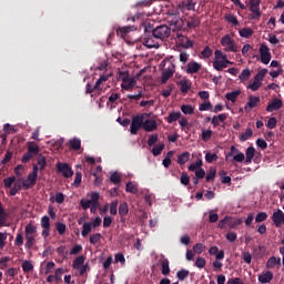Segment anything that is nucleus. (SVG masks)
<instances>
[{
  "label": "nucleus",
  "mask_w": 284,
  "mask_h": 284,
  "mask_svg": "<svg viewBox=\"0 0 284 284\" xmlns=\"http://www.w3.org/2000/svg\"><path fill=\"white\" fill-rule=\"evenodd\" d=\"M176 276L179 278V281H185V278L187 276H190V271H186V270H181L176 273Z\"/></svg>",
  "instance_id": "obj_53"
},
{
  "label": "nucleus",
  "mask_w": 284,
  "mask_h": 284,
  "mask_svg": "<svg viewBox=\"0 0 284 284\" xmlns=\"http://www.w3.org/2000/svg\"><path fill=\"white\" fill-rule=\"evenodd\" d=\"M181 111L183 112V114H194V106L187 105V104H183L181 106Z\"/></svg>",
  "instance_id": "obj_49"
},
{
  "label": "nucleus",
  "mask_w": 284,
  "mask_h": 284,
  "mask_svg": "<svg viewBox=\"0 0 284 284\" xmlns=\"http://www.w3.org/2000/svg\"><path fill=\"white\" fill-rule=\"evenodd\" d=\"M240 94H241V90H235L233 92L226 93L225 99L227 101H231L232 103H236V99H239Z\"/></svg>",
  "instance_id": "obj_29"
},
{
  "label": "nucleus",
  "mask_w": 284,
  "mask_h": 284,
  "mask_svg": "<svg viewBox=\"0 0 284 284\" xmlns=\"http://www.w3.org/2000/svg\"><path fill=\"white\" fill-rule=\"evenodd\" d=\"M26 239V244L24 247L26 250H32V246L37 243V236L36 235H24Z\"/></svg>",
  "instance_id": "obj_25"
},
{
  "label": "nucleus",
  "mask_w": 284,
  "mask_h": 284,
  "mask_svg": "<svg viewBox=\"0 0 284 284\" xmlns=\"http://www.w3.org/2000/svg\"><path fill=\"white\" fill-rule=\"evenodd\" d=\"M28 153L31 154L32 156H37V154H39V145H37V143L34 142H29Z\"/></svg>",
  "instance_id": "obj_31"
},
{
  "label": "nucleus",
  "mask_w": 284,
  "mask_h": 284,
  "mask_svg": "<svg viewBox=\"0 0 284 284\" xmlns=\"http://www.w3.org/2000/svg\"><path fill=\"white\" fill-rule=\"evenodd\" d=\"M143 45H145V48H159V42L154 41L152 38H146Z\"/></svg>",
  "instance_id": "obj_40"
},
{
  "label": "nucleus",
  "mask_w": 284,
  "mask_h": 284,
  "mask_svg": "<svg viewBox=\"0 0 284 284\" xmlns=\"http://www.w3.org/2000/svg\"><path fill=\"white\" fill-rule=\"evenodd\" d=\"M261 103V98L256 95H250L246 105L244 106L245 112H252L253 108H256Z\"/></svg>",
  "instance_id": "obj_15"
},
{
  "label": "nucleus",
  "mask_w": 284,
  "mask_h": 284,
  "mask_svg": "<svg viewBox=\"0 0 284 284\" xmlns=\"http://www.w3.org/2000/svg\"><path fill=\"white\" fill-rule=\"evenodd\" d=\"M201 165H203V160L199 159V160H196L195 163L190 164L189 171L196 172V170H199V168H201Z\"/></svg>",
  "instance_id": "obj_45"
},
{
  "label": "nucleus",
  "mask_w": 284,
  "mask_h": 284,
  "mask_svg": "<svg viewBox=\"0 0 284 284\" xmlns=\"http://www.w3.org/2000/svg\"><path fill=\"white\" fill-rule=\"evenodd\" d=\"M250 77H252V71L250 69H244L239 75V79L242 83H245V81L250 80Z\"/></svg>",
  "instance_id": "obj_33"
},
{
  "label": "nucleus",
  "mask_w": 284,
  "mask_h": 284,
  "mask_svg": "<svg viewBox=\"0 0 284 284\" xmlns=\"http://www.w3.org/2000/svg\"><path fill=\"white\" fill-rule=\"evenodd\" d=\"M170 34H172V29H170L168 26H159L153 30L154 39H168Z\"/></svg>",
  "instance_id": "obj_11"
},
{
  "label": "nucleus",
  "mask_w": 284,
  "mask_h": 284,
  "mask_svg": "<svg viewBox=\"0 0 284 284\" xmlns=\"http://www.w3.org/2000/svg\"><path fill=\"white\" fill-rule=\"evenodd\" d=\"M92 232V223L87 222L83 224L82 236H88Z\"/></svg>",
  "instance_id": "obj_46"
},
{
  "label": "nucleus",
  "mask_w": 284,
  "mask_h": 284,
  "mask_svg": "<svg viewBox=\"0 0 284 284\" xmlns=\"http://www.w3.org/2000/svg\"><path fill=\"white\" fill-rule=\"evenodd\" d=\"M272 278H274V273H272V271H263L257 276L258 283L262 284L272 283Z\"/></svg>",
  "instance_id": "obj_17"
},
{
  "label": "nucleus",
  "mask_w": 284,
  "mask_h": 284,
  "mask_svg": "<svg viewBox=\"0 0 284 284\" xmlns=\"http://www.w3.org/2000/svg\"><path fill=\"white\" fill-rule=\"evenodd\" d=\"M162 71V75H161V83H168V81H170V79H172L174 77V72H176V65H174L172 63V61L165 59L160 63V68H165Z\"/></svg>",
  "instance_id": "obj_3"
},
{
  "label": "nucleus",
  "mask_w": 284,
  "mask_h": 284,
  "mask_svg": "<svg viewBox=\"0 0 284 284\" xmlns=\"http://www.w3.org/2000/svg\"><path fill=\"white\" fill-rule=\"evenodd\" d=\"M256 155V149L254 146H248L245 151V163L250 164L252 163V160Z\"/></svg>",
  "instance_id": "obj_23"
},
{
  "label": "nucleus",
  "mask_w": 284,
  "mask_h": 284,
  "mask_svg": "<svg viewBox=\"0 0 284 284\" xmlns=\"http://www.w3.org/2000/svg\"><path fill=\"white\" fill-rule=\"evenodd\" d=\"M239 225H243V219L226 216L219 222L217 226L221 230H225V227L234 229V227H239Z\"/></svg>",
  "instance_id": "obj_7"
},
{
  "label": "nucleus",
  "mask_w": 284,
  "mask_h": 284,
  "mask_svg": "<svg viewBox=\"0 0 284 284\" xmlns=\"http://www.w3.org/2000/svg\"><path fill=\"white\" fill-rule=\"evenodd\" d=\"M214 54L213 68L217 70V72H221V70H224L227 65H234V62L227 60V54L223 53V51L215 50Z\"/></svg>",
  "instance_id": "obj_2"
},
{
  "label": "nucleus",
  "mask_w": 284,
  "mask_h": 284,
  "mask_svg": "<svg viewBox=\"0 0 284 284\" xmlns=\"http://www.w3.org/2000/svg\"><path fill=\"white\" fill-rule=\"evenodd\" d=\"M283 108V100L274 99L267 106L266 112H276V110H281Z\"/></svg>",
  "instance_id": "obj_19"
},
{
  "label": "nucleus",
  "mask_w": 284,
  "mask_h": 284,
  "mask_svg": "<svg viewBox=\"0 0 284 284\" xmlns=\"http://www.w3.org/2000/svg\"><path fill=\"white\" fill-rule=\"evenodd\" d=\"M24 236H37V226L34 224H27L24 229Z\"/></svg>",
  "instance_id": "obj_27"
},
{
  "label": "nucleus",
  "mask_w": 284,
  "mask_h": 284,
  "mask_svg": "<svg viewBox=\"0 0 284 284\" xmlns=\"http://www.w3.org/2000/svg\"><path fill=\"white\" fill-rule=\"evenodd\" d=\"M181 85V92H190V88H192V84H190V80L183 79L180 81Z\"/></svg>",
  "instance_id": "obj_36"
},
{
  "label": "nucleus",
  "mask_w": 284,
  "mask_h": 284,
  "mask_svg": "<svg viewBox=\"0 0 284 284\" xmlns=\"http://www.w3.org/2000/svg\"><path fill=\"white\" fill-rule=\"evenodd\" d=\"M16 247H21L23 245V233H18L14 240Z\"/></svg>",
  "instance_id": "obj_59"
},
{
  "label": "nucleus",
  "mask_w": 284,
  "mask_h": 284,
  "mask_svg": "<svg viewBox=\"0 0 284 284\" xmlns=\"http://www.w3.org/2000/svg\"><path fill=\"white\" fill-rule=\"evenodd\" d=\"M144 119H150V113H141V114L135 115L132 119L131 126H130L131 134L139 133V130H141V128H143Z\"/></svg>",
  "instance_id": "obj_6"
},
{
  "label": "nucleus",
  "mask_w": 284,
  "mask_h": 284,
  "mask_svg": "<svg viewBox=\"0 0 284 284\" xmlns=\"http://www.w3.org/2000/svg\"><path fill=\"white\" fill-rule=\"evenodd\" d=\"M57 169L58 172H60V174L63 175L65 179H70V176H72V169L70 168V165L59 162L57 164Z\"/></svg>",
  "instance_id": "obj_16"
},
{
  "label": "nucleus",
  "mask_w": 284,
  "mask_h": 284,
  "mask_svg": "<svg viewBox=\"0 0 284 284\" xmlns=\"http://www.w3.org/2000/svg\"><path fill=\"white\" fill-rule=\"evenodd\" d=\"M21 191V184L20 182H16L13 187L10 190L11 196H17V193Z\"/></svg>",
  "instance_id": "obj_58"
},
{
  "label": "nucleus",
  "mask_w": 284,
  "mask_h": 284,
  "mask_svg": "<svg viewBox=\"0 0 284 284\" xmlns=\"http://www.w3.org/2000/svg\"><path fill=\"white\" fill-rule=\"evenodd\" d=\"M180 45L185 48V50L192 48L194 45V41L190 40L187 37L180 38Z\"/></svg>",
  "instance_id": "obj_30"
},
{
  "label": "nucleus",
  "mask_w": 284,
  "mask_h": 284,
  "mask_svg": "<svg viewBox=\"0 0 284 284\" xmlns=\"http://www.w3.org/2000/svg\"><path fill=\"white\" fill-rule=\"evenodd\" d=\"M220 43L224 52H239V44H236V40L230 34L223 36Z\"/></svg>",
  "instance_id": "obj_5"
},
{
  "label": "nucleus",
  "mask_w": 284,
  "mask_h": 284,
  "mask_svg": "<svg viewBox=\"0 0 284 284\" xmlns=\"http://www.w3.org/2000/svg\"><path fill=\"white\" fill-rule=\"evenodd\" d=\"M0 227H8V214L0 202Z\"/></svg>",
  "instance_id": "obj_22"
},
{
  "label": "nucleus",
  "mask_w": 284,
  "mask_h": 284,
  "mask_svg": "<svg viewBox=\"0 0 284 284\" xmlns=\"http://www.w3.org/2000/svg\"><path fill=\"white\" fill-rule=\"evenodd\" d=\"M38 165H40V170H45V165H47L45 156L43 155L38 156Z\"/></svg>",
  "instance_id": "obj_61"
},
{
  "label": "nucleus",
  "mask_w": 284,
  "mask_h": 284,
  "mask_svg": "<svg viewBox=\"0 0 284 284\" xmlns=\"http://www.w3.org/2000/svg\"><path fill=\"white\" fill-rule=\"evenodd\" d=\"M72 150H81V140L77 138L72 140Z\"/></svg>",
  "instance_id": "obj_63"
},
{
  "label": "nucleus",
  "mask_w": 284,
  "mask_h": 284,
  "mask_svg": "<svg viewBox=\"0 0 284 284\" xmlns=\"http://www.w3.org/2000/svg\"><path fill=\"white\" fill-rule=\"evenodd\" d=\"M226 284H243V280L240 277L230 278Z\"/></svg>",
  "instance_id": "obj_64"
},
{
  "label": "nucleus",
  "mask_w": 284,
  "mask_h": 284,
  "mask_svg": "<svg viewBox=\"0 0 284 284\" xmlns=\"http://www.w3.org/2000/svg\"><path fill=\"white\" fill-rule=\"evenodd\" d=\"M102 235L101 233H95L93 235L90 236V243L91 245H97V243H99V241H101Z\"/></svg>",
  "instance_id": "obj_55"
},
{
  "label": "nucleus",
  "mask_w": 284,
  "mask_h": 284,
  "mask_svg": "<svg viewBox=\"0 0 284 284\" xmlns=\"http://www.w3.org/2000/svg\"><path fill=\"white\" fill-rule=\"evenodd\" d=\"M225 119H227V114L225 113H221L219 115H214L212 118V125L214 128H217V125H220L221 123H223V121H225Z\"/></svg>",
  "instance_id": "obj_24"
},
{
  "label": "nucleus",
  "mask_w": 284,
  "mask_h": 284,
  "mask_svg": "<svg viewBox=\"0 0 284 284\" xmlns=\"http://www.w3.org/2000/svg\"><path fill=\"white\" fill-rule=\"evenodd\" d=\"M267 221V214L265 212H260L255 216V223H263Z\"/></svg>",
  "instance_id": "obj_48"
},
{
  "label": "nucleus",
  "mask_w": 284,
  "mask_h": 284,
  "mask_svg": "<svg viewBox=\"0 0 284 284\" xmlns=\"http://www.w3.org/2000/svg\"><path fill=\"white\" fill-rule=\"evenodd\" d=\"M276 265H281V258H276V256H272L266 262V268L267 270H274Z\"/></svg>",
  "instance_id": "obj_26"
},
{
  "label": "nucleus",
  "mask_w": 284,
  "mask_h": 284,
  "mask_svg": "<svg viewBox=\"0 0 284 284\" xmlns=\"http://www.w3.org/2000/svg\"><path fill=\"white\" fill-rule=\"evenodd\" d=\"M252 134H254V131L252 129H246V131L240 136V141H247L248 139H252Z\"/></svg>",
  "instance_id": "obj_43"
},
{
  "label": "nucleus",
  "mask_w": 284,
  "mask_h": 284,
  "mask_svg": "<svg viewBox=\"0 0 284 284\" xmlns=\"http://www.w3.org/2000/svg\"><path fill=\"white\" fill-rule=\"evenodd\" d=\"M201 70V63L199 62H189L186 65V73L187 74H196Z\"/></svg>",
  "instance_id": "obj_20"
},
{
  "label": "nucleus",
  "mask_w": 284,
  "mask_h": 284,
  "mask_svg": "<svg viewBox=\"0 0 284 284\" xmlns=\"http://www.w3.org/2000/svg\"><path fill=\"white\" fill-rule=\"evenodd\" d=\"M271 220L273 221V224L275 227H283L284 225V212L281 209H276L272 216Z\"/></svg>",
  "instance_id": "obj_13"
},
{
  "label": "nucleus",
  "mask_w": 284,
  "mask_h": 284,
  "mask_svg": "<svg viewBox=\"0 0 284 284\" xmlns=\"http://www.w3.org/2000/svg\"><path fill=\"white\" fill-rule=\"evenodd\" d=\"M118 80L121 81V89L125 92H131V90L136 88V78L130 75L128 71H120Z\"/></svg>",
  "instance_id": "obj_1"
},
{
  "label": "nucleus",
  "mask_w": 284,
  "mask_h": 284,
  "mask_svg": "<svg viewBox=\"0 0 284 284\" xmlns=\"http://www.w3.org/2000/svg\"><path fill=\"white\" fill-rule=\"evenodd\" d=\"M132 30V28L130 27H124L121 29H118V36L121 37L122 39H125V37L128 36V33Z\"/></svg>",
  "instance_id": "obj_47"
},
{
  "label": "nucleus",
  "mask_w": 284,
  "mask_h": 284,
  "mask_svg": "<svg viewBox=\"0 0 284 284\" xmlns=\"http://www.w3.org/2000/svg\"><path fill=\"white\" fill-rule=\"evenodd\" d=\"M85 255H79L73 260L72 267L77 271L78 276H83L90 272V264L85 262Z\"/></svg>",
  "instance_id": "obj_4"
},
{
  "label": "nucleus",
  "mask_w": 284,
  "mask_h": 284,
  "mask_svg": "<svg viewBox=\"0 0 284 284\" xmlns=\"http://www.w3.org/2000/svg\"><path fill=\"white\" fill-rule=\"evenodd\" d=\"M193 252H195V254H203L205 246L202 243H197L193 246Z\"/></svg>",
  "instance_id": "obj_57"
},
{
  "label": "nucleus",
  "mask_w": 284,
  "mask_h": 284,
  "mask_svg": "<svg viewBox=\"0 0 284 284\" xmlns=\"http://www.w3.org/2000/svg\"><path fill=\"white\" fill-rule=\"evenodd\" d=\"M142 128L145 132H154L159 128V119L156 115L150 118H145L142 122Z\"/></svg>",
  "instance_id": "obj_10"
},
{
  "label": "nucleus",
  "mask_w": 284,
  "mask_h": 284,
  "mask_svg": "<svg viewBox=\"0 0 284 284\" xmlns=\"http://www.w3.org/2000/svg\"><path fill=\"white\" fill-rule=\"evenodd\" d=\"M190 161V152H184L178 158L179 165H185Z\"/></svg>",
  "instance_id": "obj_35"
},
{
  "label": "nucleus",
  "mask_w": 284,
  "mask_h": 284,
  "mask_svg": "<svg viewBox=\"0 0 284 284\" xmlns=\"http://www.w3.org/2000/svg\"><path fill=\"white\" fill-rule=\"evenodd\" d=\"M128 212H130V209L128 207V203H122L119 206V214L120 216H128Z\"/></svg>",
  "instance_id": "obj_42"
},
{
  "label": "nucleus",
  "mask_w": 284,
  "mask_h": 284,
  "mask_svg": "<svg viewBox=\"0 0 284 284\" xmlns=\"http://www.w3.org/2000/svg\"><path fill=\"white\" fill-rule=\"evenodd\" d=\"M174 156V151H169L166 153V156L164 158L162 164L164 168H168L169 165H172V158Z\"/></svg>",
  "instance_id": "obj_37"
},
{
  "label": "nucleus",
  "mask_w": 284,
  "mask_h": 284,
  "mask_svg": "<svg viewBox=\"0 0 284 284\" xmlns=\"http://www.w3.org/2000/svg\"><path fill=\"white\" fill-rule=\"evenodd\" d=\"M239 34L242 39H250L254 34V30L252 28H243L239 30Z\"/></svg>",
  "instance_id": "obj_28"
},
{
  "label": "nucleus",
  "mask_w": 284,
  "mask_h": 284,
  "mask_svg": "<svg viewBox=\"0 0 284 284\" xmlns=\"http://www.w3.org/2000/svg\"><path fill=\"white\" fill-rule=\"evenodd\" d=\"M260 57L261 63L267 65L272 61V52H270V48L266 44H261L260 47Z\"/></svg>",
  "instance_id": "obj_12"
},
{
  "label": "nucleus",
  "mask_w": 284,
  "mask_h": 284,
  "mask_svg": "<svg viewBox=\"0 0 284 284\" xmlns=\"http://www.w3.org/2000/svg\"><path fill=\"white\" fill-rule=\"evenodd\" d=\"M110 77H112V72H106L105 74L100 75L93 89L90 90V84H88L87 92L91 93L93 90L103 92L105 90V83H108Z\"/></svg>",
  "instance_id": "obj_8"
},
{
  "label": "nucleus",
  "mask_w": 284,
  "mask_h": 284,
  "mask_svg": "<svg viewBox=\"0 0 284 284\" xmlns=\"http://www.w3.org/2000/svg\"><path fill=\"white\" fill-rule=\"evenodd\" d=\"M163 150H165V144H163V143L156 144V145L152 149V154H153V156H159V155H161V152H163Z\"/></svg>",
  "instance_id": "obj_39"
},
{
  "label": "nucleus",
  "mask_w": 284,
  "mask_h": 284,
  "mask_svg": "<svg viewBox=\"0 0 284 284\" xmlns=\"http://www.w3.org/2000/svg\"><path fill=\"white\" fill-rule=\"evenodd\" d=\"M57 252L60 256H62V258H68L69 254L72 255V248L69 251L65 246H59Z\"/></svg>",
  "instance_id": "obj_32"
},
{
  "label": "nucleus",
  "mask_w": 284,
  "mask_h": 284,
  "mask_svg": "<svg viewBox=\"0 0 284 284\" xmlns=\"http://www.w3.org/2000/svg\"><path fill=\"white\" fill-rule=\"evenodd\" d=\"M226 21H229L232 26H239V20L233 14L226 16Z\"/></svg>",
  "instance_id": "obj_62"
},
{
  "label": "nucleus",
  "mask_w": 284,
  "mask_h": 284,
  "mask_svg": "<svg viewBox=\"0 0 284 284\" xmlns=\"http://www.w3.org/2000/svg\"><path fill=\"white\" fill-rule=\"evenodd\" d=\"M55 229H57L58 234H60V236H63V234H65V224H63L61 222H57Z\"/></svg>",
  "instance_id": "obj_52"
},
{
  "label": "nucleus",
  "mask_w": 284,
  "mask_h": 284,
  "mask_svg": "<svg viewBox=\"0 0 284 284\" xmlns=\"http://www.w3.org/2000/svg\"><path fill=\"white\" fill-rule=\"evenodd\" d=\"M179 119H181V112L173 111L169 114L166 121L168 123H174V121H179Z\"/></svg>",
  "instance_id": "obj_34"
},
{
  "label": "nucleus",
  "mask_w": 284,
  "mask_h": 284,
  "mask_svg": "<svg viewBox=\"0 0 284 284\" xmlns=\"http://www.w3.org/2000/svg\"><path fill=\"white\" fill-rule=\"evenodd\" d=\"M22 270H23L24 274H30V272H32V270H34V265H32L30 263V261H24L22 263Z\"/></svg>",
  "instance_id": "obj_41"
},
{
  "label": "nucleus",
  "mask_w": 284,
  "mask_h": 284,
  "mask_svg": "<svg viewBox=\"0 0 284 284\" xmlns=\"http://www.w3.org/2000/svg\"><path fill=\"white\" fill-rule=\"evenodd\" d=\"M263 85V80H261L260 78H256V75L254 77L253 82H251L247 85V90H252V92H257V90Z\"/></svg>",
  "instance_id": "obj_21"
},
{
  "label": "nucleus",
  "mask_w": 284,
  "mask_h": 284,
  "mask_svg": "<svg viewBox=\"0 0 284 284\" xmlns=\"http://www.w3.org/2000/svg\"><path fill=\"white\" fill-rule=\"evenodd\" d=\"M201 139L204 142L210 141V139H212V130H210V129L209 130H203Z\"/></svg>",
  "instance_id": "obj_51"
},
{
  "label": "nucleus",
  "mask_w": 284,
  "mask_h": 284,
  "mask_svg": "<svg viewBox=\"0 0 284 284\" xmlns=\"http://www.w3.org/2000/svg\"><path fill=\"white\" fill-rule=\"evenodd\" d=\"M87 196L89 197V200H81V205L83 210L90 209V205L99 204V197L101 196V194L99 192H91L88 193Z\"/></svg>",
  "instance_id": "obj_9"
},
{
  "label": "nucleus",
  "mask_w": 284,
  "mask_h": 284,
  "mask_svg": "<svg viewBox=\"0 0 284 284\" xmlns=\"http://www.w3.org/2000/svg\"><path fill=\"white\" fill-rule=\"evenodd\" d=\"M126 192H130L131 194H136V192H139V187L133 182H128Z\"/></svg>",
  "instance_id": "obj_44"
},
{
  "label": "nucleus",
  "mask_w": 284,
  "mask_h": 284,
  "mask_svg": "<svg viewBox=\"0 0 284 284\" xmlns=\"http://www.w3.org/2000/svg\"><path fill=\"white\" fill-rule=\"evenodd\" d=\"M37 179H39L37 175L29 173L27 180H23L22 182V187H24L26 190L32 189L37 185Z\"/></svg>",
  "instance_id": "obj_18"
},
{
  "label": "nucleus",
  "mask_w": 284,
  "mask_h": 284,
  "mask_svg": "<svg viewBox=\"0 0 284 284\" xmlns=\"http://www.w3.org/2000/svg\"><path fill=\"white\" fill-rule=\"evenodd\" d=\"M212 103L210 101H205L204 103L200 104L199 110L200 112H207V110H212Z\"/></svg>",
  "instance_id": "obj_50"
},
{
  "label": "nucleus",
  "mask_w": 284,
  "mask_h": 284,
  "mask_svg": "<svg viewBox=\"0 0 284 284\" xmlns=\"http://www.w3.org/2000/svg\"><path fill=\"white\" fill-rule=\"evenodd\" d=\"M161 267L163 276H168V274H170V261L163 260L161 262Z\"/></svg>",
  "instance_id": "obj_38"
},
{
  "label": "nucleus",
  "mask_w": 284,
  "mask_h": 284,
  "mask_svg": "<svg viewBox=\"0 0 284 284\" xmlns=\"http://www.w3.org/2000/svg\"><path fill=\"white\" fill-rule=\"evenodd\" d=\"M41 227H43V230H50V217H48V215L41 219Z\"/></svg>",
  "instance_id": "obj_56"
},
{
  "label": "nucleus",
  "mask_w": 284,
  "mask_h": 284,
  "mask_svg": "<svg viewBox=\"0 0 284 284\" xmlns=\"http://www.w3.org/2000/svg\"><path fill=\"white\" fill-rule=\"evenodd\" d=\"M219 159V155H216L215 153H206L205 154V161L206 163H214V161H216Z\"/></svg>",
  "instance_id": "obj_60"
},
{
  "label": "nucleus",
  "mask_w": 284,
  "mask_h": 284,
  "mask_svg": "<svg viewBox=\"0 0 284 284\" xmlns=\"http://www.w3.org/2000/svg\"><path fill=\"white\" fill-rule=\"evenodd\" d=\"M53 277H54V281L57 284L61 283L62 277H63V268H58L55 271V275H53Z\"/></svg>",
  "instance_id": "obj_54"
},
{
  "label": "nucleus",
  "mask_w": 284,
  "mask_h": 284,
  "mask_svg": "<svg viewBox=\"0 0 284 284\" xmlns=\"http://www.w3.org/2000/svg\"><path fill=\"white\" fill-rule=\"evenodd\" d=\"M250 10L252 19H260L261 17V0H250Z\"/></svg>",
  "instance_id": "obj_14"
}]
</instances>
